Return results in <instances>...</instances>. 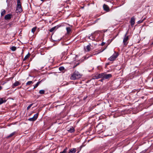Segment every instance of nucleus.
<instances>
[{
    "label": "nucleus",
    "mask_w": 153,
    "mask_h": 153,
    "mask_svg": "<svg viewBox=\"0 0 153 153\" xmlns=\"http://www.w3.org/2000/svg\"><path fill=\"white\" fill-rule=\"evenodd\" d=\"M81 76L78 71H75L71 76L70 79L71 80H74L80 78Z\"/></svg>",
    "instance_id": "nucleus-1"
},
{
    "label": "nucleus",
    "mask_w": 153,
    "mask_h": 153,
    "mask_svg": "<svg viewBox=\"0 0 153 153\" xmlns=\"http://www.w3.org/2000/svg\"><path fill=\"white\" fill-rule=\"evenodd\" d=\"M101 78H103V79H109L112 76V75L111 74H108L106 73H104L101 74Z\"/></svg>",
    "instance_id": "nucleus-2"
},
{
    "label": "nucleus",
    "mask_w": 153,
    "mask_h": 153,
    "mask_svg": "<svg viewBox=\"0 0 153 153\" xmlns=\"http://www.w3.org/2000/svg\"><path fill=\"white\" fill-rule=\"evenodd\" d=\"M128 33V32L127 31L125 34L123 41L124 45L126 46L128 44V41L129 40L128 36H127V34Z\"/></svg>",
    "instance_id": "nucleus-3"
},
{
    "label": "nucleus",
    "mask_w": 153,
    "mask_h": 153,
    "mask_svg": "<svg viewBox=\"0 0 153 153\" xmlns=\"http://www.w3.org/2000/svg\"><path fill=\"white\" fill-rule=\"evenodd\" d=\"M118 54L117 53H115L113 54L110 58H108V60L111 61H113L118 56Z\"/></svg>",
    "instance_id": "nucleus-4"
},
{
    "label": "nucleus",
    "mask_w": 153,
    "mask_h": 153,
    "mask_svg": "<svg viewBox=\"0 0 153 153\" xmlns=\"http://www.w3.org/2000/svg\"><path fill=\"white\" fill-rule=\"evenodd\" d=\"M12 14H8L4 16V19L6 20H10L12 17Z\"/></svg>",
    "instance_id": "nucleus-5"
},
{
    "label": "nucleus",
    "mask_w": 153,
    "mask_h": 153,
    "mask_svg": "<svg viewBox=\"0 0 153 153\" xmlns=\"http://www.w3.org/2000/svg\"><path fill=\"white\" fill-rule=\"evenodd\" d=\"M103 8L104 10L107 11L108 12L109 11V8L108 6L106 4H104L103 5Z\"/></svg>",
    "instance_id": "nucleus-6"
},
{
    "label": "nucleus",
    "mask_w": 153,
    "mask_h": 153,
    "mask_svg": "<svg viewBox=\"0 0 153 153\" xmlns=\"http://www.w3.org/2000/svg\"><path fill=\"white\" fill-rule=\"evenodd\" d=\"M60 26V25H58L55 27H54L52 28L51 29L49 30L50 32H52L55 30H56Z\"/></svg>",
    "instance_id": "nucleus-7"
},
{
    "label": "nucleus",
    "mask_w": 153,
    "mask_h": 153,
    "mask_svg": "<svg viewBox=\"0 0 153 153\" xmlns=\"http://www.w3.org/2000/svg\"><path fill=\"white\" fill-rule=\"evenodd\" d=\"M100 78H101V74H97L96 75L93 76V78L94 79H98Z\"/></svg>",
    "instance_id": "nucleus-8"
},
{
    "label": "nucleus",
    "mask_w": 153,
    "mask_h": 153,
    "mask_svg": "<svg viewBox=\"0 0 153 153\" xmlns=\"http://www.w3.org/2000/svg\"><path fill=\"white\" fill-rule=\"evenodd\" d=\"M16 10L18 11L17 12V13H21L22 11V6L21 5H19V6H17V8Z\"/></svg>",
    "instance_id": "nucleus-9"
},
{
    "label": "nucleus",
    "mask_w": 153,
    "mask_h": 153,
    "mask_svg": "<svg viewBox=\"0 0 153 153\" xmlns=\"http://www.w3.org/2000/svg\"><path fill=\"white\" fill-rule=\"evenodd\" d=\"M7 100L5 98H0V105H1L4 103L6 102Z\"/></svg>",
    "instance_id": "nucleus-10"
},
{
    "label": "nucleus",
    "mask_w": 153,
    "mask_h": 153,
    "mask_svg": "<svg viewBox=\"0 0 153 153\" xmlns=\"http://www.w3.org/2000/svg\"><path fill=\"white\" fill-rule=\"evenodd\" d=\"M77 150L76 148H72L69 150V152L68 153H75Z\"/></svg>",
    "instance_id": "nucleus-11"
},
{
    "label": "nucleus",
    "mask_w": 153,
    "mask_h": 153,
    "mask_svg": "<svg viewBox=\"0 0 153 153\" xmlns=\"http://www.w3.org/2000/svg\"><path fill=\"white\" fill-rule=\"evenodd\" d=\"M135 21V19L133 17L131 18L130 22L131 26H133L134 24Z\"/></svg>",
    "instance_id": "nucleus-12"
},
{
    "label": "nucleus",
    "mask_w": 153,
    "mask_h": 153,
    "mask_svg": "<svg viewBox=\"0 0 153 153\" xmlns=\"http://www.w3.org/2000/svg\"><path fill=\"white\" fill-rule=\"evenodd\" d=\"M20 84V83L18 81H16L15 82L13 85V88L14 87H16L19 85Z\"/></svg>",
    "instance_id": "nucleus-13"
},
{
    "label": "nucleus",
    "mask_w": 153,
    "mask_h": 153,
    "mask_svg": "<svg viewBox=\"0 0 153 153\" xmlns=\"http://www.w3.org/2000/svg\"><path fill=\"white\" fill-rule=\"evenodd\" d=\"M89 38L92 40H94L95 39V37L93 34H92L91 36H89Z\"/></svg>",
    "instance_id": "nucleus-14"
},
{
    "label": "nucleus",
    "mask_w": 153,
    "mask_h": 153,
    "mask_svg": "<svg viewBox=\"0 0 153 153\" xmlns=\"http://www.w3.org/2000/svg\"><path fill=\"white\" fill-rule=\"evenodd\" d=\"M125 0H120V1L119 6H120L125 3Z\"/></svg>",
    "instance_id": "nucleus-15"
},
{
    "label": "nucleus",
    "mask_w": 153,
    "mask_h": 153,
    "mask_svg": "<svg viewBox=\"0 0 153 153\" xmlns=\"http://www.w3.org/2000/svg\"><path fill=\"white\" fill-rule=\"evenodd\" d=\"M68 131L70 133H72L74 131L75 129L73 127H71L69 130H68Z\"/></svg>",
    "instance_id": "nucleus-16"
},
{
    "label": "nucleus",
    "mask_w": 153,
    "mask_h": 153,
    "mask_svg": "<svg viewBox=\"0 0 153 153\" xmlns=\"http://www.w3.org/2000/svg\"><path fill=\"white\" fill-rule=\"evenodd\" d=\"M15 134V132H13L10 134L9 135L7 136L6 137L7 138H8L10 137H12L13 135H14Z\"/></svg>",
    "instance_id": "nucleus-17"
},
{
    "label": "nucleus",
    "mask_w": 153,
    "mask_h": 153,
    "mask_svg": "<svg viewBox=\"0 0 153 153\" xmlns=\"http://www.w3.org/2000/svg\"><path fill=\"white\" fill-rule=\"evenodd\" d=\"M91 48V45H88L86 46V50H87V51L88 52L90 51Z\"/></svg>",
    "instance_id": "nucleus-18"
},
{
    "label": "nucleus",
    "mask_w": 153,
    "mask_h": 153,
    "mask_svg": "<svg viewBox=\"0 0 153 153\" xmlns=\"http://www.w3.org/2000/svg\"><path fill=\"white\" fill-rule=\"evenodd\" d=\"M30 55V54L28 53L27 54L25 57V58L23 59V61H25L26 59H27V58H28Z\"/></svg>",
    "instance_id": "nucleus-19"
},
{
    "label": "nucleus",
    "mask_w": 153,
    "mask_h": 153,
    "mask_svg": "<svg viewBox=\"0 0 153 153\" xmlns=\"http://www.w3.org/2000/svg\"><path fill=\"white\" fill-rule=\"evenodd\" d=\"M42 80L38 82L35 85V86H34L33 89H35L36 88H37L39 85L40 83L41 82H42Z\"/></svg>",
    "instance_id": "nucleus-20"
},
{
    "label": "nucleus",
    "mask_w": 153,
    "mask_h": 153,
    "mask_svg": "<svg viewBox=\"0 0 153 153\" xmlns=\"http://www.w3.org/2000/svg\"><path fill=\"white\" fill-rule=\"evenodd\" d=\"M66 29L67 31V33H69L71 31V29L70 27H67L66 28Z\"/></svg>",
    "instance_id": "nucleus-21"
},
{
    "label": "nucleus",
    "mask_w": 153,
    "mask_h": 153,
    "mask_svg": "<svg viewBox=\"0 0 153 153\" xmlns=\"http://www.w3.org/2000/svg\"><path fill=\"white\" fill-rule=\"evenodd\" d=\"M68 148L66 147L62 152H60V153H67Z\"/></svg>",
    "instance_id": "nucleus-22"
},
{
    "label": "nucleus",
    "mask_w": 153,
    "mask_h": 153,
    "mask_svg": "<svg viewBox=\"0 0 153 153\" xmlns=\"http://www.w3.org/2000/svg\"><path fill=\"white\" fill-rule=\"evenodd\" d=\"M45 91L44 90H42L39 91V93L40 94H45Z\"/></svg>",
    "instance_id": "nucleus-23"
},
{
    "label": "nucleus",
    "mask_w": 153,
    "mask_h": 153,
    "mask_svg": "<svg viewBox=\"0 0 153 153\" xmlns=\"http://www.w3.org/2000/svg\"><path fill=\"white\" fill-rule=\"evenodd\" d=\"M38 113H37L35 114L33 116V117L35 120H36L37 119V118H38Z\"/></svg>",
    "instance_id": "nucleus-24"
},
{
    "label": "nucleus",
    "mask_w": 153,
    "mask_h": 153,
    "mask_svg": "<svg viewBox=\"0 0 153 153\" xmlns=\"http://www.w3.org/2000/svg\"><path fill=\"white\" fill-rule=\"evenodd\" d=\"M36 120H35L33 117L32 118H30L28 119V120L32 121H34Z\"/></svg>",
    "instance_id": "nucleus-25"
},
{
    "label": "nucleus",
    "mask_w": 153,
    "mask_h": 153,
    "mask_svg": "<svg viewBox=\"0 0 153 153\" xmlns=\"http://www.w3.org/2000/svg\"><path fill=\"white\" fill-rule=\"evenodd\" d=\"M33 83V82L32 81H28L27 83H26V85H30L31 84H32Z\"/></svg>",
    "instance_id": "nucleus-26"
},
{
    "label": "nucleus",
    "mask_w": 153,
    "mask_h": 153,
    "mask_svg": "<svg viewBox=\"0 0 153 153\" xmlns=\"http://www.w3.org/2000/svg\"><path fill=\"white\" fill-rule=\"evenodd\" d=\"M16 48L15 46H12L11 48V50L13 51H15L16 49Z\"/></svg>",
    "instance_id": "nucleus-27"
},
{
    "label": "nucleus",
    "mask_w": 153,
    "mask_h": 153,
    "mask_svg": "<svg viewBox=\"0 0 153 153\" xmlns=\"http://www.w3.org/2000/svg\"><path fill=\"white\" fill-rule=\"evenodd\" d=\"M59 70L61 71H63L65 70V68L62 66L60 67L59 68Z\"/></svg>",
    "instance_id": "nucleus-28"
},
{
    "label": "nucleus",
    "mask_w": 153,
    "mask_h": 153,
    "mask_svg": "<svg viewBox=\"0 0 153 153\" xmlns=\"http://www.w3.org/2000/svg\"><path fill=\"white\" fill-rule=\"evenodd\" d=\"M5 11L4 10H3L1 13V16H3L5 13Z\"/></svg>",
    "instance_id": "nucleus-29"
},
{
    "label": "nucleus",
    "mask_w": 153,
    "mask_h": 153,
    "mask_svg": "<svg viewBox=\"0 0 153 153\" xmlns=\"http://www.w3.org/2000/svg\"><path fill=\"white\" fill-rule=\"evenodd\" d=\"M36 27H34L31 30V31L32 33H34L36 30Z\"/></svg>",
    "instance_id": "nucleus-30"
},
{
    "label": "nucleus",
    "mask_w": 153,
    "mask_h": 153,
    "mask_svg": "<svg viewBox=\"0 0 153 153\" xmlns=\"http://www.w3.org/2000/svg\"><path fill=\"white\" fill-rule=\"evenodd\" d=\"M21 5L20 0H17V6Z\"/></svg>",
    "instance_id": "nucleus-31"
},
{
    "label": "nucleus",
    "mask_w": 153,
    "mask_h": 153,
    "mask_svg": "<svg viewBox=\"0 0 153 153\" xmlns=\"http://www.w3.org/2000/svg\"><path fill=\"white\" fill-rule=\"evenodd\" d=\"M146 19V18H144L142 20H140L138 22V23H142L143 21L144 20H145Z\"/></svg>",
    "instance_id": "nucleus-32"
},
{
    "label": "nucleus",
    "mask_w": 153,
    "mask_h": 153,
    "mask_svg": "<svg viewBox=\"0 0 153 153\" xmlns=\"http://www.w3.org/2000/svg\"><path fill=\"white\" fill-rule=\"evenodd\" d=\"M33 105V104H30L27 107V109L28 110L32 106V105Z\"/></svg>",
    "instance_id": "nucleus-33"
},
{
    "label": "nucleus",
    "mask_w": 153,
    "mask_h": 153,
    "mask_svg": "<svg viewBox=\"0 0 153 153\" xmlns=\"http://www.w3.org/2000/svg\"><path fill=\"white\" fill-rule=\"evenodd\" d=\"M93 55H92L91 56H88V57H86V56H84L83 57V58H84V59L85 60V59H88V58L90 56H93Z\"/></svg>",
    "instance_id": "nucleus-34"
},
{
    "label": "nucleus",
    "mask_w": 153,
    "mask_h": 153,
    "mask_svg": "<svg viewBox=\"0 0 153 153\" xmlns=\"http://www.w3.org/2000/svg\"><path fill=\"white\" fill-rule=\"evenodd\" d=\"M79 64V62H78L76 65H75L73 67V68H75L76 66H77Z\"/></svg>",
    "instance_id": "nucleus-35"
},
{
    "label": "nucleus",
    "mask_w": 153,
    "mask_h": 153,
    "mask_svg": "<svg viewBox=\"0 0 153 153\" xmlns=\"http://www.w3.org/2000/svg\"><path fill=\"white\" fill-rule=\"evenodd\" d=\"M105 44V43L104 42H102V43L101 44V45L102 46H103Z\"/></svg>",
    "instance_id": "nucleus-36"
},
{
    "label": "nucleus",
    "mask_w": 153,
    "mask_h": 153,
    "mask_svg": "<svg viewBox=\"0 0 153 153\" xmlns=\"http://www.w3.org/2000/svg\"><path fill=\"white\" fill-rule=\"evenodd\" d=\"M81 148H82V147H81V146H80V149H79V151H78L77 152V153H78L79 152V151L81 150Z\"/></svg>",
    "instance_id": "nucleus-37"
},
{
    "label": "nucleus",
    "mask_w": 153,
    "mask_h": 153,
    "mask_svg": "<svg viewBox=\"0 0 153 153\" xmlns=\"http://www.w3.org/2000/svg\"><path fill=\"white\" fill-rule=\"evenodd\" d=\"M105 1H113V0H105Z\"/></svg>",
    "instance_id": "nucleus-38"
},
{
    "label": "nucleus",
    "mask_w": 153,
    "mask_h": 153,
    "mask_svg": "<svg viewBox=\"0 0 153 153\" xmlns=\"http://www.w3.org/2000/svg\"><path fill=\"white\" fill-rule=\"evenodd\" d=\"M102 51H100V52H98V53H97V54H94V55H97V54H99V53H100V52H102Z\"/></svg>",
    "instance_id": "nucleus-39"
},
{
    "label": "nucleus",
    "mask_w": 153,
    "mask_h": 153,
    "mask_svg": "<svg viewBox=\"0 0 153 153\" xmlns=\"http://www.w3.org/2000/svg\"><path fill=\"white\" fill-rule=\"evenodd\" d=\"M104 79H103V78H102L100 80V81L102 82Z\"/></svg>",
    "instance_id": "nucleus-40"
},
{
    "label": "nucleus",
    "mask_w": 153,
    "mask_h": 153,
    "mask_svg": "<svg viewBox=\"0 0 153 153\" xmlns=\"http://www.w3.org/2000/svg\"><path fill=\"white\" fill-rule=\"evenodd\" d=\"M2 89V87L1 86H0V90H1Z\"/></svg>",
    "instance_id": "nucleus-41"
},
{
    "label": "nucleus",
    "mask_w": 153,
    "mask_h": 153,
    "mask_svg": "<svg viewBox=\"0 0 153 153\" xmlns=\"http://www.w3.org/2000/svg\"><path fill=\"white\" fill-rule=\"evenodd\" d=\"M152 44H153V43H152Z\"/></svg>",
    "instance_id": "nucleus-42"
}]
</instances>
